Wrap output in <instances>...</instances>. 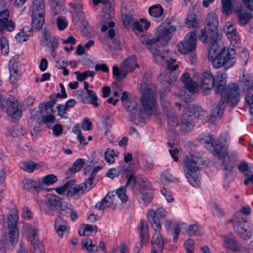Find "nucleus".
<instances>
[{"label":"nucleus","instance_id":"obj_54","mask_svg":"<svg viewBox=\"0 0 253 253\" xmlns=\"http://www.w3.org/2000/svg\"><path fill=\"white\" fill-rule=\"evenodd\" d=\"M70 182H67L65 184L55 189V191L60 195L66 196H70Z\"/></svg>","mask_w":253,"mask_h":253},{"label":"nucleus","instance_id":"obj_25","mask_svg":"<svg viewBox=\"0 0 253 253\" xmlns=\"http://www.w3.org/2000/svg\"><path fill=\"white\" fill-rule=\"evenodd\" d=\"M244 92L245 100L250 107L251 114L253 115V75L251 77V82H248L245 84Z\"/></svg>","mask_w":253,"mask_h":253},{"label":"nucleus","instance_id":"obj_22","mask_svg":"<svg viewBox=\"0 0 253 253\" xmlns=\"http://www.w3.org/2000/svg\"><path fill=\"white\" fill-rule=\"evenodd\" d=\"M21 234L30 243L38 240L37 229L30 224H24L21 228Z\"/></svg>","mask_w":253,"mask_h":253},{"label":"nucleus","instance_id":"obj_7","mask_svg":"<svg viewBox=\"0 0 253 253\" xmlns=\"http://www.w3.org/2000/svg\"><path fill=\"white\" fill-rule=\"evenodd\" d=\"M221 94V102L211 110L209 121L214 123L222 115L225 108V103L235 105L239 102L240 93L238 85L231 83L226 85Z\"/></svg>","mask_w":253,"mask_h":253},{"label":"nucleus","instance_id":"obj_30","mask_svg":"<svg viewBox=\"0 0 253 253\" xmlns=\"http://www.w3.org/2000/svg\"><path fill=\"white\" fill-rule=\"evenodd\" d=\"M148 12L152 18L156 21H162L165 16L164 10L160 4L154 5L150 7Z\"/></svg>","mask_w":253,"mask_h":253},{"label":"nucleus","instance_id":"obj_58","mask_svg":"<svg viewBox=\"0 0 253 253\" xmlns=\"http://www.w3.org/2000/svg\"><path fill=\"white\" fill-rule=\"evenodd\" d=\"M162 179L167 182H174L177 181V179L173 176L169 170H165L161 174Z\"/></svg>","mask_w":253,"mask_h":253},{"label":"nucleus","instance_id":"obj_35","mask_svg":"<svg viewBox=\"0 0 253 253\" xmlns=\"http://www.w3.org/2000/svg\"><path fill=\"white\" fill-rule=\"evenodd\" d=\"M141 24H143V26H144L145 30H147L150 26V22L148 21L146 19L144 18L140 19L139 20V22L135 21L133 23V25H132V29L133 31L135 32L138 37L139 36L138 33L140 34L141 37L139 38L140 39L142 36L147 37V36L141 35V33L143 31V28L142 27V25H141Z\"/></svg>","mask_w":253,"mask_h":253},{"label":"nucleus","instance_id":"obj_39","mask_svg":"<svg viewBox=\"0 0 253 253\" xmlns=\"http://www.w3.org/2000/svg\"><path fill=\"white\" fill-rule=\"evenodd\" d=\"M235 13L240 23L243 25L249 23L252 18V13L245 10H237Z\"/></svg>","mask_w":253,"mask_h":253},{"label":"nucleus","instance_id":"obj_37","mask_svg":"<svg viewBox=\"0 0 253 253\" xmlns=\"http://www.w3.org/2000/svg\"><path fill=\"white\" fill-rule=\"evenodd\" d=\"M211 30H209L208 29H203L201 31V34L199 36V40L203 42H210L211 43V44L214 42H217L215 41V39L217 37V32L214 36L211 35Z\"/></svg>","mask_w":253,"mask_h":253},{"label":"nucleus","instance_id":"obj_17","mask_svg":"<svg viewBox=\"0 0 253 253\" xmlns=\"http://www.w3.org/2000/svg\"><path fill=\"white\" fill-rule=\"evenodd\" d=\"M222 245L223 248L227 251L240 253H250L246 249L238 242L235 237L232 236H223Z\"/></svg>","mask_w":253,"mask_h":253},{"label":"nucleus","instance_id":"obj_14","mask_svg":"<svg viewBox=\"0 0 253 253\" xmlns=\"http://www.w3.org/2000/svg\"><path fill=\"white\" fill-rule=\"evenodd\" d=\"M196 45V34L194 32H190L186 34L183 40L178 43L177 49L180 54L186 55L193 52Z\"/></svg>","mask_w":253,"mask_h":253},{"label":"nucleus","instance_id":"obj_28","mask_svg":"<svg viewBox=\"0 0 253 253\" xmlns=\"http://www.w3.org/2000/svg\"><path fill=\"white\" fill-rule=\"evenodd\" d=\"M70 182V196H73L74 194H82L84 191H88L92 187V183L89 181L85 182L84 185H77L74 181Z\"/></svg>","mask_w":253,"mask_h":253},{"label":"nucleus","instance_id":"obj_64","mask_svg":"<svg viewBox=\"0 0 253 253\" xmlns=\"http://www.w3.org/2000/svg\"><path fill=\"white\" fill-rule=\"evenodd\" d=\"M247 177L244 181L245 184L253 190V169L250 173L247 174Z\"/></svg>","mask_w":253,"mask_h":253},{"label":"nucleus","instance_id":"obj_52","mask_svg":"<svg viewBox=\"0 0 253 253\" xmlns=\"http://www.w3.org/2000/svg\"><path fill=\"white\" fill-rule=\"evenodd\" d=\"M127 185L122 186L117 189L116 194L118 197L121 200L123 203H126L128 200V197L126 194V187Z\"/></svg>","mask_w":253,"mask_h":253},{"label":"nucleus","instance_id":"obj_56","mask_svg":"<svg viewBox=\"0 0 253 253\" xmlns=\"http://www.w3.org/2000/svg\"><path fill=\"white\" fill-rule=\"evenodd\" d=\"M73 132L77 135V139L80 142L81 144L86 145V142H84L85 138L82 135L81 133V126L79 124L76 125L72 129Z\"/></svg>","mask_w":253,"mask_h":253},{"label":"nucleus","instance_id":"obj_10","mask_svg":"<svg viewBox=\"0 0 253 253\" xmlns=\"http://www.w3.org/2000/svg\"><path fill=\"white\" fill-rule=\"evenodd\" d=\"M45 5L42 0H34L32 7V26L35 30H39L44 22Z\"/></svg>","mask_w":253,"mask_h":253},{"label":"nucleus","instance_id":"obj_49","mask_svg":"<svg viewBox=\"0 0 253 253\" xmlns=\"http://www.w3.org/2000/svg\"><path fill=\"white\" fill-rule=\"evenodd\" d=\"M129 102L130 103L128 104V107L125 108L129 112V113L132 115V117L133 118L135 117L133 116L136 115L138 112V103L136 99L134 98H133L132 99H130Z\"/></svg>","mask_w":253,"mask_h":253},{"label":"nucleus","instance_id":"obj_5","mask_svg":"<svg viewBox=\"0 0 253 253\" xmlns=\"http://www.w3.org/2000/svg\"><path fill=\"white\" fill-rule=\"evenodd\" d=\"M206 166V161L199 154H192L183 160V172L189 183L194 187L200 184V170Z\"/></svg>","mask_w":253,"mask_h":253},{"label":"nucleus","instance_id":"obj_29","mask_svg":"<svg viewBox=\"0 0 253 253\" xmlns=\"http://www.w3.org/2000/svg\"><path fill=\"white\" fill-rule=\"evenodd\" d=\"M205 23L206 28L211 30V35L214 36L217 32L218 21L216 14L213 12L209 13L206 17Z\"/></svg>","mask_w":253,"mask_h":253},{"label":"nucleus","instance_id":"obj_9","mask_svg":"<svg viewBox=\"0 0 253 253\" xmlns=\"http://www.w3.org/2000/svg\"><path fill=\"white\" fill-rule=\"evenodd\" d=\"M112 10L109 11H104L101 16L102 28L103 32L108 31V38L110 39L109 47L111 51L113 50H118L120 49V40L116 36L115 31L113 28L115 26V22L110 21V19L113 16Z\"/></svg>","mask_w":253,"mask_h":253},{"label":"nucleus","instance_id":"obj_50","mask_svg":"<svg viewBox=\"0 0 253 253\" xmlns=\"http://www.w3.org/2000/svg\"><path fill=\"white\" fill-rule=\"evenodd\" d=\"M33 247L32 253H45L43 244L39 240L31 243Z\"/></svg>","mask_w":253,"mask_h":253},{"label":"nucleus","instance_id":"obj_20","mask_svg":"<svg viewBox=\"0 0 253 253\" xmlns=\"http://www.w3.org/2000/svg\"><path fill=\"white\" fill-rule=\"evenodd\" d=\"M117 199L114 192H109L106 196L100 202L96 203L95 207L99 210L114 206L117 204Z\"/></svg>","mask_w":253,"mask_h":253},{"label":"nucleus","instance_id":"obj_46","mask_svg":"<svg viewBox=\"0 0 253 253\" xmlns=\"http://www.w3.org/2000/svg\"><path fill=\"white\" fill-rule=\"evenodd\" d=\"M19 166L22 169L28 172H32L38 166L36 163L32 161L21 162Z\"/></svg>","mask_w":253,"mask_h":253},{"label":"nucleus","instance_id":"obj_23","mask_svg":"<svg viewBox=\"0 0 253 253\" xmlns=\"http://www.w3.org/2000/svg\"><path fill=\"white\" fill-rule=\"evenodd\" d=\"M20 66L17 57H13L9 63V71L10 73L9 81L14 84L19 77Z\"/></svg>","mask_w":253,"mask_h":253},{"label":"nucleus","instance_id":"obj_12","mask_svg":"<svg viewBox=\"0 0 253 253\" xmlns=\"http://www.w3.org/2000/svg\"><path fill=\"white\" fill-rule=\"evenodd\" d=\"M138 67L136 58L135 56L132 55L124 60L121 64L120 68L116 66H113V74L117 79L121 80Z\"/></svg>","mask_w":253,"mask_h":253},{"label":"nucleus","instance_id":"obj_33","mask_svg":"<svg viewBox=\"0 0 253 253\" xmlns=\"http://www.w3.org/2000/svg\"><path fill=\"white\" fill-rule=\"evenodd\" d=\"M46 198L47 207L59 212L61 208V203L60 199L57 196L50 194L47 195Z\"/></svg>","mask_w":253,"mask_h":253},{"label":"nucleus","instance_id":"obj_31","mask_svg":"<svg viewBox=\"0 0 253 253\" xmlns=\"http://www.w3.org/2000/svg\"><path fill=\"white\" fill-rule=\"evenodd\" d=\"M185 109L186 112L188 113L192 118L194 117L199 119L203 120L206 115L205 110L201 107L196 106L193 104L188 106Z\"/></svg>","mask_w":253,"mask_h":253},{"label":"nucleus","instance_id":"obj_16","mask_svg":"<svg viewBox=\"0 0 253 253\" xmlns=\"http://www.w3.org/2000/svg\"><path fill=\"white\" fill-rule=\"evenodd\" d=\"M176 57H175V60L172 62H169L168 64H162L159 62H156V63L164 66L166 68V70L163 73H162L160 77L159 80L163 83H168L170 84L173 82H174L176 77L172 71L176 70L178 67V64H174L172 66V64L176 62Z\"/></svg>","mask_w":253,"mask_h":253},{"label":"nucleus","instance_id":"obj_41","mask_svg":"<svg viewBox=\"0 0 253 253\" xmlns=\"http://www.w3.org/2000/svg\"><path fill=\"white\" fill-rule=\"evenodd\" d=\"M186 25L188 28H196L200 23L196 14L193 12H189L186 19Z\"/></svg>","mask_w":253,"mask_h":253},{"label":"nucleus","instance_id":"obj_24","mask_svg":"<svg viewBox=\"0 0 253 253\" xmlns=\"http://www.w3.org/2000/svg\"><path fill=\"white\" fill-rule=\"evenodd\" d=\"M54 227L56 233L60 238H67L68 237L70 227L66 222L61 216H59L55 221Z\"/></svg>","mask_w":253,"mask_h":253},{"label":"nucleus","instance_id":"obj_32","mask_svg":"<svg viewBox=\"0 0 253 253\" xmlns=\"http://www.w3.org/2000/svg\"><path fill=\"white\" fill-rule=\"evenodd\" d=\"M153 197L152 188L140 189V191L138 195L140 202L144 205H147L151 203Z\"/></svg>","mask_w":253,"mask_h":253},{"label":"nucleus","instance_id":"obj_60","mask_svg":"<svg viewBox=\"0 0 253 253\" xmlns=\"http://www.w3.org/2000/svg\"><path fill=\"white\" fill-rule=\"evenodd\" d=\"M84 164V160L81 158L77 159L74 163L72 168L70 169V170L74 172L80 171Z\"/></svg>","mask_w":253,"mask_h":253},{"label":"nucleus","instance_id":"obj_3","mask_svg":"<svg viewBox=\"0 0 253 253\" xmlns=\"http://www.w3.org/2000/svg\"><path fill=\"white\" fill-rule=\"evenodd\" d=\"M200 140L202 143L211 144L213 149L212 153L218 157L219 163L224 170L225 181L227 183L232 181L235 176L233 169L235 166L234 161L237 158L236 153L229 155L226 149L217 145L216 147L213 146L214 138L210 134L203 133L201 135Z\"/></svg>","mask_w":253,"mask_h":253},{"label":"nucleus","instance_id":"obj_34","mask_svg":"<svg viewBox=\"0 0 253 253\" xmlns=\"http://www.w3.org/2000/svg\"><path fill=\"white\" fill-rule=\"evenodd\" d=\"M189 224L182 222H176L175 227L173 229V242H177L179 235L180 232L183 234H187L188 233V228Z\"/></svg>","mask_w":253,"mask_h":253},{"label":"nucleus","instance_id":"obj_21","mask_svg":"<svg viewBox=\"0 0 253 253\" xmlns=\"http://www.w3.org/2000/svg\"><path fill=\"white\" fill-rule=\"evenodd\" d=\"M155 233L152 239L151 253H162L164 245V240L160 233L161 230H154Z\"/></svg>","mask_w":253,"mask_h":253},{"label":"nucleus","instance_id":"obj_1","mask_svg":"<svg viewBox=\"0 0 253 253\" xmlns=\"http://www.w3.org/2000/svg\"><path fill=\"white\" fill-rule=\"evenodd\" d=\"M176 29L171 26L169 22H165L159 26L154 37L142 36L140 41L145 44L153 55L155 62L162 64H168L169 62L174 61L177 54L175 52L169 50H158L157 47L165 45L169 41Z\"/></svg>","mask_w":253,"mask_h":253},{"label":"nucleus","instance_id":"obj_48","mask_svg":"<svg viewBox=\"0 0 253 253\" xmlns=\"http://www.w3.org/2000/svg\"><path fill=\"white\" fill-rule=\"evenodd\" d=\"M234 0H221L223 11L226 15H230L232 12Z\"/></svg>","mask_w":253,"mask_h":253},{"label":"nucleus","instance_id":"obj_40","mask_svg":"<svg viewBox=\"0 0 253 253\" xmlns=\"http://www.w3.org/2000/svg\"><path fill=\"white\" fill-rule=\"evenodd\" d=\"M119 154V152L118 150L108 148L104 152L105 160L108 163L113 164Z\"/></svg>","mask_w":253,"mask_h":253},{"label":"nucleus","instance_id":"obj_57","mask_svg":"<svg viewBox=\"0 0 253 253\" xmlns=\"http://www.w3.org/2000/svg\"><path fill=\"white\" fill-rule=\"evenodd\" d=\"M26 133V130L22 126L14 127L10 130V134L13 137H18L24 135Z\"/></svg>","mask_w":253,"mask_h":253},{"label":"nucleus","instance_id":"obj_61","mask_svg":"<svg viewBox=\"0 0 253 253\" xmlns=\"http://www.w3.org/2000/svg\"><path fill=\"white\" fill-rule=\"evenodd\" d=\"M177 221H173L172 219H167L164 221V225L166 229L171 233L173 238V229Z\"/></svg>","mask_w":253,"mask_h":253},{"label":"nucleus","instance_id":"obj_11","mask_svg":"<svg viewBox=\"0 0 253 253\" xmlns=\"http://www.w3.org/2000/svg\"><path fill=\"white\" fill-rule=\"evenodd\" d=\"M0 99L1 108L6 113L9 120L16 122L19 120L21 117L22 110L19 107L17 101L4 96H1Z\"/></svg>","mask_w":253,"mask_h":253},{"label":"nucleus","instance_id":"obj_63","mask_svg":"<svg viewBox=\"0 0 253 253\" xmlns=\"http://www.w3.org/2000/svg\"><path fill=\"white\" fill-rule=\"evenodd\" d=\"M56 176L52 174L47 175L43 177L42 182L46 185H51L56 182Z\"/></svg>","mask_w":253,"mask_h":253},{"label":"nucleus","instance_id":"obj_36","mask_svg":"<svg viewBox=\"0 0 253 253\" xmlns=\"http://www.w3.org/2000/svg\"><path fill=\"white\" fill-rule=\"evenodd\" d=\"M23 189L31 192H39L40 189V183L31 179H25L22 181Z\"/></svg>","mask_w":253,"mask_h":253},{"label":"nucleus","instance_id":"obj_4","mask_svg":"<svg viewBox=\"0 0 253 253\" xmlns=\"http://www.w3.org/2000/svg\"><path fill=\"white\" fill-rule=\"evenodd\" d=\"M208 59L214 68L223 66L224 69H228L236 62V52L233 48L223 47L220 43L214 42L210 48Z\"/></svg>","mask_w":253,"mask_h":253},{"label":"nucleus","instance_id":"obj_51","mask_svg":"<svg viewBox=\"0 0 253 253\" xmlns=\"http://www.w3.org/2000/svg\"><path fill=\"white\" fill-rule=\"evenodd\" d=\"M53 106V104L50 102H48L45 103V102L41 103L39 106L38 108L39 111L40 112L42 118L44 117V114L45 112H49V111H52V107Z\"/></svg>","mask_w":253,"mask_h":253},{"label":"nucleus","instance_id":"obj_55","mask_svg":"<svg viewBox=\"0 0 253 253\" xmlns=\"http://www.w3.org/2000/svg\"><path fill=\"white\" fill-rule=\"evenodd\" d=\"M50 5L51 14L53 16L61 13V12L63 10V7L59 2L50 3Z\"/></svg>","mask_w":253,"mask_h":253},{"label":"nucleus","instance_id":"obj_45","mask_svg":"<svg viewBox=\"0 0 253 253\" xmlns=\"http://www.w3.org/2000/svg\"><path fill=\"white\" fill-rule=\"evenodd\" d=\"M82 248L90 253H93L97 251V247L92 244L91 240L86 238L83 240L82 242Z\"/></svg>","mask_w":253,"mask_h":253},{"label":"nucleus","instance_id":"obj_19","mask_svg":"<svg viewBox=\"0 0 253 253\" xmlns=\"http://www.w3.org/2000/svg\"><path fill=\"white\" fill-rule=\"evenodd\" d=\"M169 89L167 88L166 90H161L160 92V98L162 100V104L164 110L166 112L168 124L172 127L177 126L180 123L176 116L175 113L171 110H169V103L163 98L166 93L169 91Z\"/></svg>","mask_w":253,"mask_h":253},{"label":"nucleus","instance_id":"obj_15","mask_svg":"<svg viewBox=\"0 0 253 253\" xmlns=\"http://www.w3.org/2000/svg\"><path fill=\"white\" fill-rule=\"evenodd\" d=\"M167 215V211L162 207H159L156 211L150 209L147 216L154 230H161L162 223L160 218H164Z\"/></svg>","mask_w":253,"mask_h":253},{"label":"nucleus","instance_id":"obj_6","mask_svg":"<svg viewBox=\"0 0 253 253\" xmlns=\"http://www.w3.org/2000/svg\"><path fill=\"white\" fill-rule=\"evenodd\" d=\"M18 215L16 212L7 215L3 219V225L7 227V231L3 238L0 239V253H5L8 250H11L16 245L19 236L17 226Z\"/></svg>","mask_w":253,"mask_h":253},{"label":"nucleus","instance_id":"obj_44","mask_svg":"<svg viewBox=\"0 0 253 253\" xmlns=\"http://www.w3.org/2000/svg\"><path fill=\"white\" fill-rule=\"evenodd\" d=\"M204 234L203 229L196 224H189L187 235L189 236H200Z\"/></svg>","mask_w":253,"mask_h":253},{"label":"nucleus","instance_id":"obj_43","mask_svg":"<svg viewBox=\"0 0 253 253\" xmlns=\"http://www.w3.org/2000/svg\"><path fill=\"white\" fill-rule=\"evenodd\" d=\"M140 236L141 241L142 243H145L148 239V225L145 221L141 222L139 226Z\"/></svg>","mask_w":253,"mask_h":253},{"label":"nucleus","instance_id":"obj_62","mask_svg":"<svg viewBox=\"0 0 253 253\" xmlns=\"http://www.w3.org/2000/svg\"><path fill=\"white\" fill-rule=\"evenodd\" d=\"M87 97L90 98L89 102L95 107H97L99 104L97 102V97L96 94L92 90H87Z\"/></svg>","mask_w":253,"mask_h":253},{"label":"nucleus","instance_id":"obj_38","mask_svg":"<svg viewBox=\"0 0 253 253\" xmlns=\"http://www.w3.org/2000/svg\"><path fill=\"white\" fill-rule=\"evenodd\" d=\"M97 227L95 225L83 224L79 229V234L81 236H88L93 233H96Z\"/></svg>","mask_w":253,"mask_h":253},{"label":"nucleus","instance_id":"obj_8","mask_svg":"<svg viewBox=\"0 0 253 253\" xmlns=\"http://www.w3.org/2000/svg\"><path fill=\"white\" fill-rule=\"evenodd\" d=\"M140 90L142 95L139 115L142 118L150 117L153 114L157 106L155 86L144 82L141 84Z\"/></svg>","mask_w":253,"mask_h":253},{"label":"nucleus","instance_id":"obj_2","mask_svg":"<svg viewBox=\"0 0 253 253\" xmlns=\"http://www.w3.org/2000/svg\"><path fill=\"white\" fill-rule=\"evenodd\" d=\"M227 75L222 72H218L215 77L209 71L203 72L201 75L195 74L193 81L187 73H184L181 77V81L188 93H194L198 87L205 92L214 88L216 93H222L226 88Z\"/></svg>","mask_w":253,"mask_h":253},{"label":"nucleus","instance_id":"obj_47","mask_svg":"<svg viewBox=\"0 0 253 253\" xmlns=\"http://www.w3.org/2000/svg\"><path fill=\"white\" fill-rule=\"evenodd\" d=\"M101 169L99 166L93 168L91 166H88L84 169V174L89 176V181L92 183V181L96 173Z\"/></svg>","mask_w":253,"mask_h":253},{"label":"nucleus","instance_id":"obj_13","mask_svg":"<svg viewBox=\"0 0 253 253\" xmlns=\"http://www.w3.org/2000/svg\"><path fill=\"white\" fill-rule=\"evenodd\" d=\"M232 221L234 223V229L240 238L244 240H248L251 238L252 235L251 229L247 228L244 226V223L247 222L246 218L244 217L240 213L236 212L234 215Z\"/></svg>","mask_w":253,"mask_h":253},{"label":"nucleus","instance_id":"obj_26","mask_svg":"<svg viewBox=\"0 0 253 253\" xmlns=\"http://www.w3.org/2000/svg\"><path fill=\"white\" fill-rule=\"evenodd\" d=\"M179 127L181 131L188 132L192 130L194 127L193 118L185 109L181 117L179 123Z\"/></svg>","mask_w":253,"mask_h":253},{"label":"nucleus","instance_id":"obj_42","mask_svg":"<svg viewBox=\"0 0 253 253\" xmlns=\"http://www.w3.org/2000/svg\"><path fill=\"white\" fill-rule=\"evenodd\" d=\"M15 28V24L11 19L0 21V33L3 34L6 30L8 32L13 31Z\"/></svg>","mask_w":253,"mask_h":253},{"label":"nucleus","instance_id":"obj_18","mask_svg":"<svg viewBox=\"0 0 253 253\" xmlns=\"http://www.w3.org/2000/svg\"><path fill=\"white\" fill-rule=\"evenodd\" d=\"M223 32L225 34L231 44L238 46L241 43V38L236 26L231 22L228 21L223 27Z\"/></svg>","mask_w":253,"mask_h":253},{"label":"nucleus","instance_id":"obj_59","mask_svg":"<svg viewBox=\"0 0 253 253\" xmlns=\"http://www.w3.org/2000/svg\"><path fill=\"white\" fill-rule=\"evenodd\" d=\"M0 45L2 52L7 55L9 53V43L7 39L4 37H1L0 39Z\"/></svg>","mask_w":253,"mask_h":253},{"label":"nucleus","instance_id":"obj_53","mask_svg":"<svg viewBox=\"0 0 253 253\" xmlns=\"http://www.w3.org/2000/svg\"><path fill=\"white\" fill-rule=\"evenodd\" d=\"M195 247L194 241L190 238L186 240L183 243V247L186 253H194Z\"/></svg>","mask_w":253,"mask_h":253},{"label":"nucleus","instance_id":"obj_27","mask_svg":"<svg viewBox=\"0 0 253 253\" xmlns=\"http://www.w3.org/2000/svg\"><path fill=\"white\" fill-rule=\"evenodd\" d=\"M127 182L126 184L129 185L132 184L133 185L137 183L141 186V189L151 188V184L147 179L142 175H139L134 177L132 173H129L126 176Z\"/></svg>","mask_w":253,"mask_h":253}]
</instances>
